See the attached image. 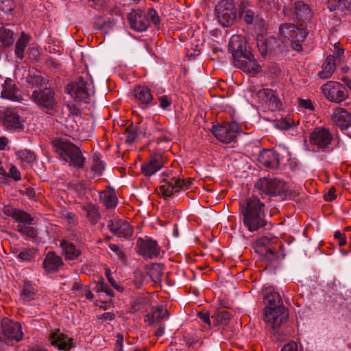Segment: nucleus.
<instances>
[{"instance_id": "f257e3e1", "label": "nucleus", "mask_w": 351, "mask_h": 351, "mask_svg": "<svg viewBox=\"0 0 351 351\" xmlns=\"http://www.w3.org/2000/svg\"><path fill=\"white\" fill-rule=\"evenodd\" d=\"M263 295L266 305L263 319L271 334H280V326L288 317V313L283 305L281 296L272 287L264 288Z\"/></svg>"}, {"instance_id": "f03ea898", "label": "nucleus", "mask_w": 351, "mask_h": 351, "mask_svg": "<svg viewBox=\"0 0 351 351\" xmlns=\"http://www.w3.org/2000/svg\"><path fill=\"white\" fill-rule=\"evenodd\" d=\"M228 50L231 53L235 64L243 71L250 73H258L261 66L258 64L243 37L233 35L228 44Z\"/></svg>"}, {"instance_id": "7ed1b4c3", "label": "nucleus", "mask_w": 351, "mask_h": 351, "mask_svg": "<svg viewBox=\"0 0 351 351\" xmlns=\"http://www.w3.org/2000/svg\"><path fill=\"white\" fill-rule=\"evenodd\" d=\"M265 204L254 195L240 202V209L243 215V223L250 232L258 230L265 226Z\"/></svg>"}, {"instance_id": "20e7f679", "label": "nucleus", "mask_w": 351, "mask_h": 351, "mask_svg": "<svg viewBox=\"0 0 351 351\" xmlns=\"http://www.w3.org/2000/svg\"><path fill=\"white\" fill-rule=\"evenodd\" d=\"M3 212L18 223L16 230L22 235L29 238H35L37 236L36 230L30 226L34 223V218L29 213L9 205L3 207Z\"/></svg>"}, {"instance_id": "39448f33", "label": "nucleus", "mask_w": 351, "mask_h": 351, "mask_svg": "<svg viewBox=\"0 0 351 351\" xmlns=\"http://www.w3.org/2000/svg\"><path fill=\"white\" fill-rule=\"evenodd\" d=\"M56 152L65 162L76 169H83L85 157L80 149L67 141H60L55 145Z\"/></svg>"}, {"instance_id": "423d86ee", "label": "nucleus", "mask_w": 351, "mask_h": 351, "mask_svg": "<svg viewBox=\"0 0 351 351\" xmlns=\"http://www.w3.org/2000/svg\"><path fill=\"white\" fill-rule=\"evenodd\" d=\"M22 327L20 323L13 322L8 318L1 321V330L0 332V351L14 342H19L23 339Z\"/></svg>"}, {"instance_id": "0eeeda50", "label": "nucleus", "mask_w": 351, "mask_h": 351, "mask_svg": "<svg viewBox=\"0 0 351 351\" xmlns=\"http://www.w3.org/2000/svg\"><path fill=\"white\" fill-rule=\"evenodd\" d=\"M92 82L88 77H78L75 82L67 85L66 91L71 97L77 101L88 103L92 92Z\"/></svg>"}, {"instance_id": "6e6552de", "label": "nucleus", "mask_w": 351, "mask_h": 351, "mask_svg": "<svg viewBox=\"0 0 351 351\" xmlns=\"http://www.w3.org/2000/svg\"><path fill=\"white\" fill-rule=\"evenodd\" d=\"M255 186L259 194L269 196H286L287 195V187L285 182L277 178H260Z\"/></svg>"}, {"instance_id": "1a4fd4ad", "label": "nucleus", "mask_w": 351, "mask_h": 351, "mask_svg": "<svg viewBox=\"0 0 351 351\" xmlns=\"http://www.w3.org/2000/svg\"><path fill=\"white\" fill-rule=\"evenodd\" d=\"M334 138L329 129L317 127L311 133L309 143L313 149L317 152H325L331 149Z\"/></svg>"}, {"instance_id": "9d476101", "label": "nucleus", "mask_w": 351, "mask_h": 351, "mask_svg": "<svg viewBox=\"0 0 351 351\" xmlns=\"http://www.w3.org/2000/svg\"><path fill=\"white\" fill-rule=\"evenodd\" d=\"M217 16L225 27L232 25L237 19V12L232 0H221L215 6Z\"/></svg>"}, {"instance_id": "9b49d317", "label": "nucleus", "mask_w": 351, "mask_h": 351, "mask_svg": "<svg viewBox=\"0 0 351 351\" xmlns=\"http://www.w3.org/2000/svg\"><path fill=\"white\" fill-rule=\"evenodd\" d=\"M240 131L241 128L235 121L225 122L221 125L213 126L212 130L213 135L225 143L233 141Z\"/></svg>"}, {"instance_id": "f8f14e48", "label": "nucleus", "mask_w": 351, "mask_h": 351, "mask_svg": "<svg viewBox=\"0 0 351 351\" xmlns=\"http://www.w3.org/2000/svg\"><path fill=\"white\" fill-rule=\"evenodd\" d=\"M322 92L328 100L341 103L348 96L346 88L337 82L330 81L322 86Z\"/></svg>"}, {"instance_id": "ddd939ff", "label": "nucleus", "mask_w": 351, "mask_h": 351, "mask_svg": "<svg viewBox=\"0 0 351 351\" xmlns=\"http://www.w3.org/2000/svg\"><path fill=\"white\" fill-rule=\"evenodd\" d=\"M0 123L7 130L21 131L24 129L22 117L14 108H8L0 112Z\"/></svg>"}, {"instance_id": "4468645a", "label": "nucleus", "mask_w": 351, "mask_h": 351, "mask_svg": "<svg viewBox=\"0 0 351 351\" xmlns=\"http://www.w3.org/2000/svg\"><path fill=\"white\" fill-rule=\"evenodd\" d=\"M168 134V132L165 128H164L159 122L155 120H152L146 123L143 134L145 136L151 138L156 143H160L163 141H169L170 138Z\"/></svg>"}, {"instance_id": "2eb2a0df", "label": "nucleus", "mask_w": 351, "mask_h": 351, "mask_svg": "<svg viewBox=\"0 0 351 351\" xmlns=\"http://www.w3.org/2000/svg\"><path fill=\"white\" fill-rule=\"evenodd\" d=\"M31 99L38 106L47 109H53L56 105L54 91L49 88L35 90L33 91Z\"/></svg>"}, {"instance_id": "dca6fc26", "label": "nucleus", "mask_w": 351, "mask_h": 351, "mask_svg": "<svg viewBox=\"0 0 351 351\" xmlns=\"http://www.w3.org/2000/svg\"><path fill=\"white\" fill-rule=\"evenodd\" d=\"M138 253L144 257L153 258L158 257L160 254V247L156 241L151 238H139L137 241Z\"/></svg>"}, {"instance_id": "f3484780", "label": "nucleus", "mask_w": 351, "mask_h": 351, "mask_svg": "<svg viewBox=\"0 0 351 351\" xmlns=\"http://www.w3.org/2000/svg\"><path fill=\"white\" fill-rule=\"evenodd\" d=\"M130 27L137 32L145 31L149 27V19L141 10H134L128 14Z\"/></svg>"}, {"instance_id": "a211bd4d", "label": "nucleus", "mask_w": 351, "mask_h": 351, "mask_svg": "<svg viewBox=\"0 0 351 351\" xmlns=\"http://www.w3.org/2000/svg\"><path fill=\"white\" fill-rule=\"evenodd\" d=\"M108 226L110 231L119 237L126 239L130 237L133 234L132 226L124 219H114L110 220Z\"/></svg>"}, {"instance_id": "6ab92c4d", "label": "nucleus", "mask_w": 351, "mask_h": 351, "mask_svg": "<svg viewBox=\"0 0 351 351\" xmlns=\"http://www.w3.org/2000/svg\"><path fill=\"white\" fill-rule=\"evenodd\" d=\"M166 178H162V182L163 183L160 186L159 189L160 193L165 197H171L174 193H178L181 190V186L179 183L178 178L174 176H170L166 173H163Z\"/></svg>"}, {"instance_id": "aec40b11", "label": "nucleus", "mask_w": 351, "mask_h": 351, "mask_svg": "<svg viewBox=\"0 0 351 351\" xmlns=\"http://www.w3.org/2000/svg\"><path fill=\"white\" fill-rule=\"evenodd\" d=\"M163 167L162 156L160 154H153L141 165V171L145 176H151Z\"/></svg>"}, {"instance_id": "412c9836", "label": "nucleus", "mask_w": 351, "mask_h": 351, "mask_svg": "<svg viewBox=\"0 0 351 351\" xmlns=\"http://www.w3.org/2000/svg\"><path fill=\"white\" fill-rule=\"evenodd\" d=\"M49 338L51 345L59 350L70 351L73 347V339L59 330L51 333Z\"/></svg>"}, {"instance_id": "4be33fe9", "label": "nucleus", "mask_w": 351, "mask_h": 351, "mask_svg": "<svg viewBox=\"0 0 351 351\" xmlns=\"http://www.w3.org/2000/svg\"><path fill=\"white\" fill-rule=\"evenodd\" d=\"M256 95L260 101L267 104L271 110L280 108L281 106L280 100L270 88H263L257 92Z\"/></svg>"}, {"instance_id": "5701e85b", "label": "nucleus", "mask_w": 351, "mask_h": 351, "mask_svg": "<svg viewBox=\"0 0 351 351\" xmlns=\"http://www.w3.org/2000/svg\"><path fill=\"white\" fill-rule=\"evenodd\" d=\"M332 120L341 130L346 129L351 126V113L343 108H337L333 112Z\"/></svg>"}, {"instance_id": "b1692460", "label": "nucleus", "mask_w": 351, "mask_h": 351, "mask_svg": "<svg viewBox=\"0 0 351 351\" xmlns=\"http://www.w3.org/2000/svg\"><path fill=\"white\" fill-rule=\"evenodd\" d=\"M64 265V262L61 256L53 252H49L47 254L44 262L43 267L48 273L58 271Z\"/></svg>"}, {"instance_id": "393cba45", "label": "nucleus", "mask_w": 351, "mask_h": 351, "mask_svg": "<svg viewBox=\"0 0 351 351\" xmlns=\"http://www.w3.org/2000/svg\"><path fill=\"white\" fill-rule=\"evenodd\" d=\"M60 246L64 258L67 261L77 260L82 253L80 247L75 246L72 242L65 239L60 241Z\"/></svg>"}, {"instance_id": "a878e982", "label": "nucleus", "mask_w": 351, "mask_h": 351, "mask_svg": "<svg viewBox=\"0 0 351 351\" xmlns=\"http://www.w3.org/2000/svg\"><path fill=\"white\" fill-rule=\"evenodd\" d=\"M295 17L301 21H307L311 18L312 12L308 5L303 1H298L294 2L291 7Z\"/></svg>"}, {"instance_id": "bb28decb", "label": "nucleus", "mask_w": 351, "mask_h": 351, "mask_svg": "<svg viewBox=\"0 0 351 351\" xmlns=\"http://www.w3.org/2000/svg\"><path fill=\"white\" fill-rule=\"evenodd\" d=\"M169 315V312L166 308H163L162 306H158L152 308L151 312L146 315L145 321L149 325H152L155 323H159L162 319L168 317Z\"/></svg>"}, {"instance_id": "cd10ccee", "label": "nucleus", "mask_w": 351, "mask_h": 351, "mask_svg": "<svg viewBox=\"0 0 351 351\" xmlns=\"http://www.w3.org/2000/svg\"><path fill=\"white\" fill-rule=\"evenodd\" d=\"M1 96L13 101H19L21 99V97L19 94L15 84L12 83L11 80H6L5 81L3 85Z\"/></svg>"}, {"instance_id": "c85d7f7f", "label": "nucleus", "mask_w": 351, "mask_h": 351, "mask_svg": "<svg viewBox=\"0 0 351 351\" xmlns=\"http://www.w3.org/2000/svg\"><path fill=\"white\" fill-rule=\"evenodd\" d=\"M135 98L143 105H148L153 100L151 90L146 86H138L134 90Z\"/></svg>"}, {"instance_id": "c756f323", "label": "nucleus", "mask_w": 351, "mask_h": 351, "mask_svg": "<svg viewBox=\"0 0 351 351\" xmlns=\"http://www.w3.org/2000/svg\"><path fill=\"white\" fill-rule=\"evenodd\" d=\"M99 198L107 208H113L117 204V197L113 189H107L101 191L99 194Z\"/></svg>"}, {"instance_id": "7c9ffc66", "label": "nucleus", "mask_w": 351, "mask_h": 351, "mask_svg": "<svg viewBox=\"0 0 351 351\" xmlns=\"http://www.w3.org/2000/svg\"><path fill=\"white\" fill-rule=\"evenodd\" d=\"M257 45L262 56L273 53L279 47L278 42L274 37H269L265 40H258Z\"/></svg>"}, {"instance_id": "2f4dec72", "label": "nucleus", "mask_w": 351, "mask_h": 351, "mask_svg": "<svg viewBox=\"0 0 351 351\" xmlns=\"http://www.w3.org/2000/svg\"><path fill=\"white\" fill-rule=\"evenodd\" d=\"M335 69V57L329 55L322 65V71L318 73V76L321 79H328L331 77Z\"/></svg>"}, {"instance_id": "473e14b6", "label": "nucleus", "mask_w": 351, "mask_h": 351, "mask_svg": "<svg viewBox=\"0 0 351 351\" xmlns=\"http://www.w3.org/2000/svg\"><path fill=\"white\" fill-rule=\"evenodd\" d=\"M263 164L267 168L276 169L279 165L278 155L272 151H267L261 156Z\"/></svg>"}, {"instance_id": "72a5a7b5", "label": "nucleus", "mask_w": 351, "mask_h": 351, "mask_svg": "<svg viewBox=\"0 0 351 351\" xmlns=\"http://www.w3.org/2000/svg\"><path fill=\"white\" fill-rule=\"evenodd\" d=\"M29 38V36L23 32L21 37L16 43L14 53L20 60L24 58L25 50L28 45Z\"/></svg>"}, {"instance_id": "f704fd0d", "label": "nucleus", "mask_w": 351, "mask_h": 351, "mask_svg": "<svg viewBox=\"0 0 351 351\" xmlns=\"http://www.w3.org/2000/svg\"><path fill=\"white\" fill-rule=\"evenodd\" d=\"M248 3L244 1H241L239 4V14L247 24H252L253 21L258 19V16H254V12L247 8Z\"/></svg>"}, {"instance_id": "c9c22d12", "label": "nucleus", "mask_w": 351, "mask_h": 351, "mask_svg": "<svg viewBox=\"0 0 351 351\" xmlns=\"http://www.w3.org/2000/svg\"><path fill=\"white\" fill-rule=\"evenodd\" d=\"M83 210L88 221L92 223H96L99 221L100 216L98 208L95 205L90 204L84 206Z\"/></svg>"}, {"instance_id": "e433bc0d", "label": "nucleus", "mask_w": 351, "mask_h": 351, "mask_svg": "<svg viewBox=\"0 0 351 351\" xmlns=\"http://www.w3.org/2000/svg\"><path fill=\"white\" fill-rule=\"evenodd\" d=\"M14 33L5 27H0V43L4 47L12 45L14 43Z\"/></svg>"}, {"instance_id": "4c0bfd02", "label": "nucleus", "mask_w": 351, "mask_h": 351, "mask_svg": "<svg viewBox=\"0 0 351 351\" xmlns=\"http://www.w3.org/2000/svg\"><path fill=\"white\" fill-rule=\"evenodd\" d=\"M36 290L29 283L25 282L21 293V298L24 302H29L34 298Z\"/></svg>"}, {"instance_id": "58836bf2", "label": "nucleus", "mask_w": 351, "mask_h": 351, "mask_svg": "<svg viewBox=\"0 0 351 351\" xmlns=\"http://www.w3.org/2000/svg\"><path fill=\"white\" fill-rule=\"evenodd\" d=\"M17 159L21 162L32 164L36 160V156L34 152L28 149H22L16 152Z\"/></svg>"}, {"instance_id": "ea45409f", "label": "nucleus", "mask_w": 351, "mask_h": 351, "mask_svg": "<svg viewBox=\"0 0 351 351\" xmlns=\"http://www.w3.org/2000/svg\"><path fill=\"white\" fill-rule=\"evenodd\" d=\"M211 318L216 325H226L231 318V313L228 311H221L212 315Z\"/></svg>"}, {"instance_id": "a19ab883", "label": "nucleus", "mask_w": 351, "mask_h": 351, "mask_svg": "<svg viewBox=\"0 0 351 351\" xmlns=\"http://www.w3.org/2000/svg\"><path fill=\"white\" fill-rule=\"evenodd\" d=\"M36 251L34 249L26 248L16 255V258L22 262L30 263L36 258Z\"/></svg>"}, {"instance_id": "79ce46f5", "label": "nucleus", "mask_w": 351, "mask_h": 351, "mask_svg": "<svg viewBox=\"0 0 351 351\" xmlns=\"http://www.w3.org/2000/svg\"><path fill=\"white\" fill-rule=\"evenodd\" d=\"M125 135H126V143H134L138 138V127L130 125L127 127L125 130Z\"/></svg>"}, {"instance_id": "37998d69", "label": "nucleus", "mask_w": 351, "mask_h": 351, "mask_svg": "<svg viewBox=\"0 0 351 351\" xmlns=\"http://www.w3.org/2000/svg\"><path fill=\"white\" fill-rule=\"evenodd\" d=\"M297 27L293 23H282L279 28L280 36L288 39L291 36V32L297 30Z\"/></svg>"}, {"instance_id": "c03bdc74", "label": "nucleus", "mask_w": 351, "mask_h": 351, "mask_svg": "<svg viewBox=\"0 0 351 351\" xmlns=\"http://www.w3.org/2000/svg\"><path fill=\"white\" fill-rule=\"evenodd\" d=\"M15 8L14 0H0V10L5 14H12Z\"/></svg>"}, {"instance_id": "a18cd8bd", "label": "nucleus", "mask_w": 351, "mask_h": 351, "mask_svg": "<svg viewBox=\"0 0 351 351\" xmlns=\"http://www.w3.org/2000/svg\"><path fill=\"white\" fill-rule=\"evenodd\" d=\"M90 170L93 176H99L102 173L104 166L101 161L97 156H95L93 159Z\"/></svg>"}, {"instance_id": "49530a36", "label": "nucleus", "mask_w": 351, "mask_h": 351, "mask_svg": "<svg viewBox=\"0 0 351 351\" xmlns=\"http://www.w3.org/2000/svg\"><path fill=\"white\" fill-rule=\"evenodd\" d=\"M61 217L62 219L67 221V222L71 226H75L78 223L77 217L76 215L69 210H62L61 211Z\"/></svg>"}, {"instance_id": "de8ad7c7", "label": "nucleus", "mask_w": 351, "mask_h": 351, "mask_svg": "<svg viewBox=\"0 0 351 351\" xmlns=\"http://www.w3.org/2000/svg\"><path fill=\"white\" fill-rule=\"evenodd\" d=\"M27 82L32 86H39L45 84V80L40 75H29L27 77Z\"/></svg>"}, {"instance_id": "09e8293b", "label": "nucleus", "mask_w": 351, "mask_h": 351, "mask_svg": "<svg viewBox=\"0 0 351 351\" xmlns=\"http://www.w3.org/2000/svg\"><path fill=\"white\" fill-rule=\"evenodd\" d=\"M158 99L159 101L160 107L162 110H167V108L171 105L172 104V98L171 96L167 95H159L158 97Z\"/></svg>"}, {"instance_id": "8fccbe9b", "label": "nucleus", "mask_w": 351, "mask_h": 351, "mask_svg": "<svg viewBox=\"0 0 351 351\" xmlns=\"http://www.w3.org/2000/svg\"><path fill=\"white\" fill-rule=\"evenodd\" d=\"M308 34V31L306 28L297 27L295 35L293 36L291 41L303 42Z\"/></svg>"}, {"instance_id": "3c124183", "label": "nucleus", "mask_w": 351, "mask_h": 351, "mask_svg": "<svg viewBox=\"0 0 351 351\" xmlns=\"http://www.w3.org/2000/svg\"><path fill=\"white\" fill-rule=\"evenodd\" d=\"M294 125L295 123L293 121L287 119H282L276 123V127L280 130H287Z\"/></svg>"}, {"instance_id": "603ef678", "label": "nucleus", "mask_w": 351, "mask_h": 351, "mask_svg": "<svg viewBox=\"0 0 351 351\" xmlns=\"http://www.w3.org/2000/svg\"><path fill=\"white\" fill-rule=\"evenodd\" d=\"M146 16L149 19V22L151 21L156 25H158L159 24V16L158 15L157 12L154 9H149Z\"/></svg>"}, {"instance_id": "864d4df0", "label": "nucleus", "mask_w": 351, "mask_h": 351, "mask_svg": "<svg viewBox=\"0 0 351 351\" xmlns=\"http://www.w3.org/2000/svg\"><path fill=\"white\" fill-rule=\"evenodd\" d=\"M8 176L14 179L15 181H19L21 179L20 171L14 165L10 167Z\"/></svg>"}, {"instance_id": "5fc2aeb1", "label": "nucleus", "mask_w": 351, "mask_h": 351, "mask_svg": "<svg viewBox=\"0 0 351 351\" xmlns=\"http://www.w3.org/2000/svg\"><path fill=\"white\" fill-rule=\"evenodd\" d=\"M109 248L114 252H115L118 257L123 261H126V258L124 253L120 250L119 247L115 244H110Z\"/></svg>"}, {"instance_id": "6e6d98bb", "label": "nucleus", "mask_w": 351, "mask_h": 351, "mask_svg": "<svg viewBox=\"0 0 351 351\" xmlns=\"http://www.w3.org/2000/svg\"><path fill=\"white\" fill-rule=\"evenodd\" d=\"M150 277L156 282H160L161 280L162 273H161L160 270L159 269V267L153 268L150 271Z\"/></svg>"}, {"instance_id": "4d7b16f0", "label": "nucleus", "mask_w": 351, "mask_h": 351, "mask_svg": "<svg viewBox=\"0 0 351 351\" xmlns=\"http://www.w3.org/2000/svg\"><path fill=\"white\" fill-rule=\"evenodd\" d=\"M299 104L301 107L310 110H314L315 107L313 106V104L311 99H299Z\"/></svg>"}, {"instance_id": "13d9d810", "label": "nucleus", "mask_w": 351, "mask_h": 351, "mask_svg": "<svg viewBox=\"0 0 351 351\" xmlns=\"http://www.w3.org/2000/svg\"><path fill=\"white\" fill-rule=\"evenodd\" d=\"M334 237L336 239L338 240V243L339 246H343L346 244V240L345 234L339 231H337Z\"/></svg>"}, {"instance_id": "bf43d9fd", "label": "nucleus", "mask_w": 351, "mask_h": 351, "mask_svg": "<svg viewBox=\"0 0 351 351\" xmlns=\"http://www.w3.org/2000/svg\"><path fill=\"white\" fill-rule=\"evenodd\" d=\"M281 351H298V345L294 341H291L285 344Z\"/></svg>"}, {"instance_id": "052dcab7", "label": "nucleus", "mask_w": 351, "mask_h": 351, "mask_svg": "<svg viewBox=\"0 0 351 351\" xmlns=\"http://www.w3.org/2000/svg\"><path fill=\"white\" fill-rule=\"evenodd\" d=\"M335 191L336 190L334 186L330 187L327 194L324 196L325 200L328 202L333 201L336 198Z\"/></svg>"}, {"instance_id": "680f3d73", "label": "nucleus", "mask_w": 351, "mask_h": 351, "mask_svg": "<svg viewBox=\"0 0 351 351\" xmlns=\"http://www.w3.org/2000/svg\"><path fill=\"white\" fill-rule=\"evenodd\" d=\"M342 0H328V8L330 11H334L340 6V3Z\"/></svg>"}, {"instance_id": "e2e57ef3", "label": "nucleus", "mask_w": 351, "mask_h": 351, "mask_svg": "<svg viewBox=\"0 0 351 351\" xmlns=\"http://www.w3.org/2000/svg\"><path fill=\"white\" fill-rule=\"evenodd\" d=\"M198 317L202 322L207 324L208 326L210 325V316L207 312H203V311L199 312Z\"/></svg>"}, {"instance_id": "0e129e2a", "label": "nucleus", "mask_w": 351, "mask_h": 351, "mask_svg": "<svg viewBox=\"0 0 351 351\" xmlns=\"http://www.w3.org/2000/svg\"><path fill=\"white\" fill-rule=\"evenodd\" d=\"M106 285L104 282V278H101L95 285V287L94 288V290L96 292H102L104 290H106Z\"/></svg>"}, {"instance_id": "69168bd1", "label": "nucleus", "mask_w": 351, "mask_h": 351, "mask_svg": "<svg viewBox=\"0 0 351 351\" xmlns=\"http://www.w3.org/2000/svg\"><path fill=\"white\" fill-rule=\"evenodd\" d=\"M180 185L181 186L182 189H186L189 187L193 182V180L191 178H189L187 180L178 178Z\"/></svg>"}, {"instance_id": "338daca9", "label": "nucleus", "mask_w": 351, "mask_h": 351, "mask_svg": "<svg viewBox=\"0 0 351 351\" xmlns=\"http://www.w3.org/2000/svg\"><path fill=\"white\" fill-rule=\"evenodd\" d=\"M82 292L85 295L86 298L88 300H92L94 298V295L90 290L89 287H84L82 289Z\"/></svg>"}, {"instance_id": "774afa93", "label": "nucleus", "mask_w": 351, "mask_h": 351, "mask_svg": "<svg viewBox=\"0 0 351 351\" xmlns=\"http://www.w3.org/2000/svg\"><path fill=\"white\" fill-rule=\"evenodd\" d=\"M114 25H115V22L113 20L112 21H110V20L106 21L104 22L103 25H101V29H106L112 28V27L114 26Z\"/></svg>"}]
</instances>
